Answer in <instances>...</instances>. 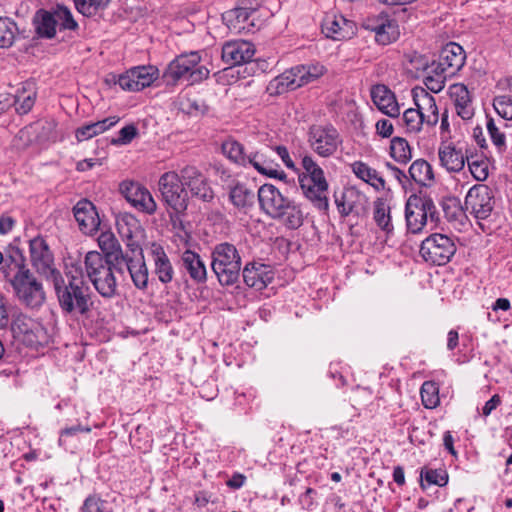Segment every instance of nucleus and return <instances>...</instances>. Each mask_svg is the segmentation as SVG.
Masks as SVG:
<instances>
[{"mask_svg": "<svg viewBox=\"0 0 512 512\" xmlns=\"http://www.w3.org/2000/svg\"><path fill=\"white\" fill-rule=\"evenodd\" d=\"M76 272L77 275H73L71 270L66 272L67 281L61 273H56L51 281L62 312L69 315L86 316L93 306L92 293L89 285L83 279L82 273L77 269Z\"/></svg>", "mask_w": 512, "mask_h": 512, "instance_id": "nucleus-1", "label": "nucleus"}, {"mask_svg": "<svg viewBox=\"0 0 512 512\" xmlns=\"http://www.w3.org/2000/svg\"><path fill=\"white\" fill-rule=\"evenodd\" d=\"M257 196L261 209L288 229H297L303 224L304 216L300 207L284 197L274 185H262Z\"/></svg>", "mask_w": 512, "mask_h": 512, "instance_id": "nucleus-2", "label": "nucleus"}, {"mask_svg": "<svg viewBox=\"0 0 512 512\" xmlns=\"http://www.w3.org/2000/svg\"><path fill=\"white\" fill-rule=\"evenodd\" d=\"M211 258V268L221 285L230 286L238 281L242 262L233 244L223 242L215 245Z\"/></svg>", "mask_w": 512, "mask_h": 512, "instance_id": "nucleus-3", "label": "nucleus"}, {"mask_svg": "<svg viewBox=\"0 0 512 512\" xmlns=\"http://www.w3.org/2000/svg\"><path fill=\"white\" fill-rule=\"evenodd\" d=\"M84 264L86 274L96 291L105 298L113 297L117 291V281L112 267L103 255L97 251H90L85 256Z\"/></svg>", "mask_w": 512, "mask_h": 512, "instance_id": "nucleus-4", "label": "nucleus"}, {"mask_svg": "<svg viewBox=\"0 0 512 512\" xmlns=\"http://www.w3.org/2000/svg\"><path fill=\"white\" fill-rule=\"evenodd\" d=\"M200 56L197 52L182 54L167 66L163 78L167 84H175L180 79H187L190 84L201 82L208 78L209 70L199 65Z\"/></svg>", "mask_w": 512, "mask_h": 512, "instance_id": "nucleus-5", "label": "nucleus"}, {"mask_svg": "<svg viewBox=\"0 0 512 512\" xmlns=\"http://www.w3.org/2000/svg\"><path fill=\"white\" fill-rule=\"evenodd\" d=\"M18 300L29 308H39L46 299L42 283L29 269H21L11 279Z\"/></svg>", "mask_w": 512, "mask_h": 512, "instance_id": "nucleus-6", "label": "nucleus"}, {"mask_svg": "<svg viewBox=\"0 0 512 512\" xmlns=\"http://www.w3.org/2000/svg\"><path fill=\"white\" fill-rule=\"evenodd\" d=\"M437 209L433 200L428 196L411 195L405 205L407 229L413 233L422 231L428 218L431 222L438 220Z\"/></svg>", "mask_w": 512, "mask_h": 512, "instance_id": "nucleus-7", "label": "nucleus"}, {"mask_svg": "<svg viewBox=\"0 0 512 512\" xmlns=\"http://www.w3.org/2000/svg\"><path fill=\"white\" fill-rule=\"evenodd\" d=\"M158 185L163 202L177 215L184 213L188 207V193L180 174L174 171L166 172L161 175Z\"/></svg>", "mask_w": 512, "mask_h": 512, "instance_id": "nucleus-8", "label": "nucleus"}, {"mask_svg": "<svg viewBox=\"0 0 512 512\" xmlns=\"http://www.w3.org/2000/svg\"><path fill=\"white\" fill-rule=\"evenodd\" d=\"M456 252V246L451 238L444 234H432L420 246L422 258L433 265H445Z\"/></svg>", "mask_w": 512, "mask_h": 512, "instance_id": "nucleus-9", "label": "nucleus"}, {"mask_svg": "<svg viewBox=\"0 0 512 512\" xmlns=\"http://www.w3.org/2000/svg\"><path fill=\"white\" fill-rule=\"evenodd\" d=\"M15 338L28 347L37 348L48 343L49 335L44 326L27 316H19L12 325Z\"/></svg>", "mask_w": 512, "mask_h": 512, "instance_id": "nucleus-10", "label": "nucleus"}, {"mask_svg": "<svg viewBox=\"0 0 512 512\" xmlns=\"http://www.w3.org/2000/svg\"><path fill=\"white\" fill-rule=\"evenodd\" d=\"M495 205L492 190L484 184L474 185L469 189L464 206L465 210L477 219H486L490 216Z\"/></svg>", "mask_w": 512, "mask_h": 512, "instance_id": "nucleus-11", "label": "nucleus"}, {"mask_svg": "<svg viewBox=\"0 0 512 512\" xmlns=\"http://www.w3.org/2000/svg\"><path fill=\"white\" fill-rule=\"evenodd\" d=\"M29 250L31 264L39 274L51 280L56 276V273H60V271L54 267L53 254L43 237L37 236L31 239L29 241Z\"/></svg>", "mask_w": 512, "mask_h": 512, "instance_id": "nucleus-12", "label": "nucleus"}, {"mask_svg": "<svg viewBox=\"0 0 512 512\" xmlns=\"http://www.w3.org/2000/svg\"><path fill=\"white\" fill-rule=\"evenodd\" d=\"M465 59L466 54L462 46L450 42L441 49L437 62L431 65V70H439L452 77L463 67Z\"/></svg>", "mask_w": 512, "mask_h": 512, "instance_id": "nucleus-13", "label": "nucleus"}, {"mask_svg": "<svg viewBox=\"0 0 512 512\" xmlns=\"http://www.w3.org/2000/svg\"><path fill=\"white\" fill-rule=\"evenodd\" d=\"M309 142L318 155L328 157L334 154L341 140L334 127L313 126L309 131Z\"/></svg>", "mask_w": 512, "mask_h": 512, "instance_id": "nucleus-14", "label": "nucleus"}, {"mask_svg": "<svg viewBox=\"0 0 512 512\" xmlns=\"http://www.w3.org/2000/svg\"><path fill=\"white\" fill-rule=\"evenodd\" d=\"M180 177L185 188H188L193 197L203 202H210L214 198V192L208 183V179L195 166L187 165L180 170Z\"/></svg>", "mask_w": 512, "mask_h": 512, "instance_id": "nucleus-15", "label": "nucleus"}, {"mask_svg": "<svg viewBox=\"0 0 512 512\" xmlns=\"http://www.w3.org/2000/svg\"><path fill=\"white\" fill-rule=\"evenodd\" d=\"M158 77V69L154 66L133 67L119 76L118 84L123 90L140 91L150 86Z\"/></svg>", "mask_w": 512, "mask_h": 512, "instance_id": "nucleus-16", "label": "nucleus"}, {"mask_svg": "<svg viewBox=\"0 0 512 512\" xmlns=\"http://www.w3.org/2000/svg\"><path fill=\"white\" fill-rule=\"evenodd\" d=\"M119 190L125 199L138 210L147 214H153L157 205L150 192L140 185L132 181H123Z\"/></svg>", "mask_w": 512, "mask_h": 512, "instance_id": "nucleus-17", "label": "nucleus"}, {"mask_svg": "<svg viewBox=\"0 0 512 512\" xmlns=\"http://www.w3.org/2000/svg\"><path fill=\"white\" fill-rule=\"evenodd\" d=\"M254 54V45L244 40L228 42L222 48V59L231 66L250 62Z\"/></svg>", "mask_w": 512, "mask_h": 512, "instance_id": "nucleus-18", "label": "nucleus"}, {"mask_svg": "<svg viewBox=\"0 0 512 512\" xmlns=\"http://www.w3.org/2000/svg\"><path fill=\"white\" fill-rule=\"evenodd\" d=\"M335 204L342 217L355 213L357 215L364 211L366 197L355 188L344 189L340 195L335 193Z\"/></svg>", "mask_w": 512, "mask_h": 512, "instance_id": "nucleus-19", "label": "nucleus"}, {"mask_svg": "<svg viewBox=\"0 0 512 512\" xmlns=\"http://www.w3.org/2000/svg\"><path fill=\"white\" fill-rule=\"evenodd\" d=\"M73 212L78 226L83 233L91 235L93 232L97 231L100 225V219L91 201L87 199L78 201L73 208Z\"/></svg>", "mask_w": 512, "mask_h": 512, "instance_id": "nucleus-20", "label": "nucleus"}, {"mask_svg": "<svg viewBox=\"0 0 512 512\" xmlns=\"http://www.w3.org/2000/svg\"><path fill=\"white\" fill-rule=\"evenodd\" d=\"M268 148L249 152L248 165L253 166L260 174L270 178L283 180L286 174L279 171V164L270 157Z\"/></svg>", "mask_w": 512, "mask_h": 512, "instance_id": "nucleus-21", "label": "nucleus"}, {"mask_svg": "<svg viewBox=\"0 0 512 512\" xmlns=\"http://www.w3.org/2000/svg\"><path fill=\"white\" fill-rule=\"evenodd\" d=\"M412 96L416 109L425 120V123L428 126L436 125L439 121V113L435 98L421 87L412 89Z\"/></svg>", "mask_w": 512, "mask_h": 512, "instance_id": "nucleus-22", "label": "nucleus"}, {"mask_svg": "<svg viewBox=\"0 0 512 512\" xmlns=\"http://www.w3.org/2000/svg\"><path fill=\"white\" fill-rule=\"evenodd\" d=\"M244 282L257 290H262L273 280L270 266L262 263H248L242 271Z\"/></svg>", "mask_w": 512, "mask_h": 512, "instance_id": "nucleus-23", "label": "nucleus"}, {"mask_svg": "<svg viewBox=\"0 0 512 512\" xmlns=\"http://www.w3.org/2000/svg\"><path fill=\"white\" fill-rule=\"evenodd\" d=\"M56 122L51 119H43L34 122L33 124L21 129L19 131L20 139H27L30 143L32 141H46L49 139H54L56 136Z\"/></svg>", "mask_w": 512, "mask_h": 512, "instance_id": "nucleus-24", "label": "nucleus"}, {"mask_svg": "<svg viewBox=\"0 0 512 512\" xmlns=\"http://www.w3.org/2000/svg\"><path fill=\"white\" fill-rule=\"evenodd\" d=\"M371 97L377 108L389 117H398L400 107L394 93L385 85L379 84L371 89Z\"/></svg>", "mask_w": 512, "mask_h": 512, "instance_id": "nucleus-25", "label": "nucleus"}, {"mask_svg": "<svg viewBox=\"0 0 512 512\" xmlns=\"http://www.w3.org/2000/svg\"><path fill=\"white\" fill-rule=\"evenodd\" d=\"M150 253L154 263L153 272L158 280L163 284L170 283L174 276V269L164 248L160 244L152 243Z\"/></svg>", "mask_w": 512, "mask_h": 512, "instance_id": "nucleus-26", "label": "nucleus"}, {"mask_svg": "<svg viewBox=\"0 0 512 512\" xmlns=\"http://www.w3.org/2000/svg\"><path fill=\"white\" fill-rule=\"evenodd\" d=\"M36 95L35 84L33 82H25L13 97L1 96V99L8 98L11 105H15L17 113L27 114L34 106Z\"/></svg>", "mask_w": 512, "mask_h": 512, "instance_id": "nucleus-27", "label": "nucleus"}, {"mask_svg": "<svg viewBox=\"0 0 512 512\" xmlns=\"http://www.w3.org/2000/svg\"><path fill=\"white\" fill-rule=\"evenodd\" d=\"M323 33L332 39L349 38L353 33V23L343 16H326L322 23Z\"/></svg>", "mask_w": 512, "mask_h": 512, "instance_id": "nucleus-28", "label": "nucleus"}, {"mask_svg": "<svg viewBox=\"0 0 512 512\" xmlns=\"http://www.w3.org/2000/svg\"><path fill=\"white\" fill-rule=\"evenodd\" d=\"M440 164L448 172H459L465 166V157L461 150L451 144L442 143L438 149Z\"/></svg>", "mask_w": 512, "mask_h": 512, "instance_id": "nucleus-29", "label": "nucleus"}, {"mask_svg": "<svg viewBox=\"0 0 512 512\" xmlns=\"http://www.w3.org/2000/svg\"><path fill=\"white\" fill-rule=\"evenodd\" d=\"M450 95L454 100L457 114L463 120L471 119L474 115V109L467 87L460 83L454 84L451 86Z\"/></svg>", "mask_w": 512, "mask_h": 512, "instance_id": "nucleus-30", "label": "nucleus"}, {"mask_svg": "<svg viewBox=\"0 0 512 512\" xmlns=\"http://www.w3.org/2000/svg\"><path fill=\"white\" fill-rule=\"evenodd\" d=\"M378 22L375 26H371V30L375 32V39L379 44L387 45L398 38L399 29L396 21L381 13Z\"/></svg>", "mask_w": 512, "mask_h": 512, "instance_id": "nucleus-31", "label": "nucleus"}, {"mask_svg": "<svg viewBox=\"0 0 512 512\" xmlns=\"http://www.w3.org/2000/svg\"><path fill=\"white\" fill-rule=\"evenodd\" d=\"M55 12L38 10L33 17L35 32L40 38L51 39L56 34L57 18Z\"/></svg>", "mask_w": 512, "mask_h": 512, "instance_id": "nucleus-32", "label": "nucleus"}, {"mask_svg": "<svg viewBox=\"0 0 512 512\" xmlns=\"http://www.w3.org/2000/svg\"><path fill=\"white\" fill-rule=\"evenodd\" d=\"M181 260L184 269L195 282L202 283L206 280V266L199 254L186 250L183 252Z\"/></svg>", "mask_w": 512, "mask_h": 512, "instance_id": "nucleus-33", "label": "nucleus"}, {"mask_svg": "<svg viewBox=\"0 0 512 512\" xmlns=\"http://www.w3.org/2000/svg\"><path fill=\"white\" fill-rule=\"evenodd\" d=\"M300 82L301 80L298 78L296 68L292 67L270 81L267 89L271 94H282L301 87Z\"/></svg>", "mask_w": 512, "mask_h": 512, "instance_id": "nucleus-34", "label": "nucleus"}, {"mask_svg": "<svg viewBox=\"0 0 512 512\" xmlns=\"http://www.w3.org/2000/svg\"><path fill=\"white\" fill-rule=\"evenodd\" d=\"M409 177L420 186L430 187L434 182L432 166L424 159L415 160L409 170Z\"/></svg>", "mask_w": 512, "mask_h": 512, "instance_id": "nucleus-35", "label": "nucleus"}, {"mask_svg": "<svg viewBox=\"0 0 512 512\" xmlns=\"http://www.w3.org/2000/svg\"><path fill=\"white\" fill-rule=\"evenodd\" d=\"M118 121V117L112 116L105 118L101 121L83 125L76 130V138L78 141H85L91 139L92 137L105 132L106 130L114 126Z\"/></svg>", "mask_w": 512, "mask_h": 512, "instance_id": "nucleus-36", "label": "nucleus"}, {"mask_svg": "<svg viewBox=\"0 0 512 512\" xmlns=\"http://www.w3.org/2000/svg\"><path fill=\"white\" fill-rule=\"evenodd\" d=\"M229 198L236 208L243 211H247L255 203L254 191L240 183L230 189Z\"/></svg>", "mask_w": 512, "mask_h": 512, "instance_id": "nucleus-37", "label": "nucleus"}, {"mask_svg": "<svg viewBox=\"0 0 512 512\" xmlns=\"http://www.w3.org/2000/svg\"><path fill=\"white\" fill-rule=\"evenodd\" d=\"M353 173L364 182L370 184L377 190L385 188V180L378 174V172L369 167L362 161H356L351 164Z\"/></svg>", "mask_w": 512, "mask_h": 512, "instance_id": "nucleus-38", "label": "nucleus"}, {"mask_svg": "<svg viewBox=\"0 0 512 512\" xmlns=\"http://www.w3.org/2000/svg\"><path fill=\"white\" fill-rule=\"evenodd\" d=\"M373 219L377 226L387 235L393 232L394 226L391 221V209L385 200L378 198L374 202Z\"/></svg>", "mask_w": 512, "mask_h": 512, "instance_id": "nucleus-39", "label": "nucleus"}, {"mask_svg": "<svg viewBox=\"0 0 512 512\" xmlns=\"http://www.w3.org/2000/svg\"><path fill=\"white\" fill-rule=\"evenodd\" d=\"M222 152L232 162L244 167L248 166L249 152L238 141L228 139L223 142Z\"/></svg>", "mask_w": 512, "mask_h": 512, "instance_id": "nucleus-40", "label": "nucleus"}, {"mask_svg": "<svg viewBox=\"0 0 512 512\" xmlns=\"http://www.w3.org/2000/svg\"><path fill=\"white\" fill-rule=\"evenodd\" d=\"M128 273L138 289H145L148 285V268L144 257L132 258L129 261Z\"/></svg>", "mask_w": 512, "mask_h": 512, "instance_id": "nucleus-41", "label": "nucleus"}, {"mask_svg": "<svg viewBox=\"0 0 512 512\" xmlns=\"http://www.w3.org/2000/svg\"><path fill=\"white\" fill-rule=\"evenodd\" d=\"M305 197L314 205L315 208L327 211L329 208V201L326 196L327 190H319L318 186L301 184L300 185Z\"/></svg>", "mask_w": 512, "mask_h": 512, "instance_id": "nucleus-42", "label": "nucleus"}, {"mask_svg": "<svg viewBox=\"0 0 512 512\" xmlns=\"http://www.w3.org/2000/svg\"><path fill=\"white\" fill-rule=\"evenodd\" d=\"M391 157L399 162L406 164L412 158V151L406 139L401 137H394L390 144Z\"/></svg>", "mask_w": 512, "mask_h": 512, "instance_id": "nucleus-43", "label": "nucleus"}, {"mask_svg": "<svg viewBox=\"0 0 512 512\" xmlns=\"http://www.w3.org/2000/svg\"><path fill=\"white\" fill-rule=\"evenodd\" d=\"M18 32L17 25L14 21L7 17H0V47L9 48L13 45L16 34Z\"/></svg>", "mask_w": 512, "mask_h": 512, "instance_id": "nucleus-44", "label": "nucleus"}, {"mask_svg": "<svg viewBox=\"0 0 512 512\" xmlns=\"http://www.w3.org/2000/svg\"><path fill=\"white\" fill-rule=\"evenodd\" d=\"M502 127H507V124L503 121L499 122V125L493 118L486 117V128L493 144L502 150L506 146V136L502 130Z\"/></svg>", "mask_w": 512, "mask_h": 512, "instance_id": "nucleus-45", "label": "nucleus"}, {"mask_svg": "<svg viewBox=\"0 0 512 512\" xmlns=\"http://www.w3.org/2000/svg\"><path fill=\"white\" fill-rule=\"evenodd\" d=\"M116 226L122 239L135 238V234L140 228L138 220L130 214L119 217Z\"/></svg>", "mask_w": 512, "mask_h": 512, "instance_id": "nucleus-46", "label": "nucleus"}, {"mask_svg": "<svg viewBox=\"0 0 512 512\" xmlns=\"http://www.w3.org/2000/svg\"><path fill=\"white\" fill-rule=\"evenodd\" d=\"M98 245L104 253V258H108L122 250L119 241L111 231H105L99 235Z\"/></svg>", "mask_w": 512, "mask_h": 512, "instance_id": "nucleus-47", "label": "nucleus"}, {"mask_svg": "<svg viewBox=\"0 0 512 512\" xmlns=\"http://www.w3.org/2000/svg\"><path fill=\"white\" fill-rule=\"evenodd\" d=\"M295 68L298 78L301 80V86L316 80L324 73V67L319 64L298 65Z\"/></svg>", "mask_w": 512, "mask_h": 512, "instance_id": "nucleus-48", "label": "nucleus"}, {"mask_svg": "<svg viewBox=\"0 0 512 512\" xmlns=\"http://www.w3.org/2000/svg\"><path fill=\"white\" fill-rule=\"evenodd\" d=\"M110 0H74L77 10L84 16H94L103 11Z\"/></svg>", "mask_w": 512, "mask_h": 512, "instance_id": "nucleus-49", "label": "nucleus"}, {"mask_svg": "<svg viewBox=\"0 0 512 512\" xmlns=\"http://www.w3.org/2000/svg\"><path fill=\"white\" fill-rule=\"evenodd\" d=\"M439 389L433 381H426L421 387V399L426 408L432 409L439 404Z\"/></svg>", "mask_w": 512, "mask_h": 512, "instance_id": "nucleus-50", "label": "nucleus"}, {"mask_svg": "<svg viewBox=\"0 0 512 512\" xmlns=\"http://www.w3.org/2000/svg\"><path fill=\"white\" fill-rule=\"evenodd\" d=\"M403 122L408 132L417 133L421 130L425 120L415 108L407 109L403 114Z\"/></svg>", "mask_w": 512, "mask_h": 512, "instance_id": "nucleus-51", "label": "nucleus"}, {"mask_svg": "<svg viewBox=\"0 0 512 512\" xmlns=\"http://www.w3.org/2000/svg\"><path fill=\"white\" fill-rule=\"evenodd\" d=\"M20 259L17 260L13 256L4 257V261L2 262L1 271L6 279L11 282V279L16 273L23 269H28L21 255H19Z\"/></svg>", "mask_w": 512, "mask_h": 512, "instance_id": "nucleus-52", "label": "nucleus"}, {"mask_svg": "<svg viewBox=\"0 0 512 512\" xmlns=\"http://www.w3.org/2000/svg\"><path fill=\"white\" fill-rule=\"evenodd\" d=\"M251 11L248 8H236L227 14V20L230 22L229 27L237 31L245 29L243 25L250 18Z\"/></svg>", "mask_w": 512, "mask_h": 512, "instance_id": "nucleus-53", "label": "nucleus"}, {"mask_svg": "<svg viewBox=\"0 0 512 512\" xmlns=\"http://www.w3.org/2000/svg\"><path fill=\"white\" fill-rule=\"evenodd\" d=\"M421 479H425L428 484L445 486L448 482V474L443 469H427L422 468L420 473Z\"/></svg>", "mask_w": 512, "mask_h": 512, "instance_id": "nucleus-54", "label": "nucleus"}, {"mask_svg": "<svg viewBox=\"0 0 512 512\" xmlns=\"http://www.w3.org/2000/svg\"><path fill=\"white\" fill-rule=\"evenodd\" d=\"M108 265L112 267V271H116L119 274H124L129 269L130 254L124 253L122 250L118 251L112 256L105 258Z\"/></svg>", "mask_w": 512, "mask_h": 512, "instance_id": "nucleus-55", "label": "nucleus"}, {"mask_svg": "<svg viewBox=\"0 0 512 512\" xmlns=\"http://www.w3.org/2000/svg\"><path fill=\"white\" fill-rule=\"evenodd\" d=\"M57 18V26L61 29L75 30L78 27L77 22L73 19L71 11L65 6H57L55 9Z\"/></svg>", "mask_w": 512, "mask_h": 512, "instance_id": "nucleus-56", "label": "nucleus"}, {"mask_svg": "<svg viewBox=\"0 0 512 512\" xmlns=\"http://www.w3.org/2000/svg\"><path fill=\"white\" fill-rule=\"evenodd\" d=\"M493 106L496 112L505 120H512V97L503 95L494 99Z\"/></svg>", "mask_w": 512, "mask_h": 512, "instance_id": "nucleus-57", "label": "nucleus"}, {"mask_svg": "<svg viewBox=\"0 0 512 512\" xmlns=\"http://www.w3.org/2000/svg\"><path fill=\"white\" fill-rule=\"evenodd\" d=\"M299 183L301 184H308L314 186H318V191L320 190H328V183L324 177V172L320 168L319 170H316L312 175H300L299 176Z\"/></svg>", "mask_w": 512, "mask_h": 512, "instance_id": "nucleus-58", "label": "nucleus"}, {"mask_svg": "<svg viewBox=\"0 0 512 512\" xmlns=\"http://www.w3.org/2000/svg\"><path fill=\"white\" fill-rule=\"evenodd\" d=\"M80 512H112L108 509L106 501L96 496H89L85 499Z\"/></svg>", "mask_w": 512, "mask_h": 512, "instance_id": "nucleus-59", "label": "nucleus"}, {"mask_svg": "<svg viewBox=\"0 0 512 512\" xmlns=\"http://www.w3.org/2000/svg\"><path fill=\"white\" fill-rule=\"evenodd\" d=\"M434 72L436 76H426L424 83L430 91L438 93L445 87L446 78L449 76L439 70Z\"/></svg>", "mask_w": 512, "mask_h": 512, "instance_id": "nucleus-60", "label": "nucleus"}, {"mask_svg": "<svg viewBox=\"0 0 512 512\" xmlns=\"http://www.w3.org/2000/svg\"><path fill=\"white\" fill-rule=\"evenodd\" d=\"M138 134L137 128L131 124L123 127L119 131V136L116 139H112L111 143L114 145H126L129 144Z\"/></svg>", "mask_w": 512, "mask_h": 512, "instance_id": "nucleus-61", "label": "nucleus"}, {"mask_svg": "<svg viewBox=\"0 0 512 512\" xmlns=\"http://www.w3.org/2000/svg\"><path fill=\"white\" fill-rule=\"evenodd\" d=\"M469 170L478 181H484L488 177V167L484 162H468Z\"/></svg>", "mask_w": 512, "mask_h": 512, "instance_id": "nucleus-62", "label": "nucleus"}, {"mask_svg": "<svg viewBox=\"0 0 512 512\" xmlns=\"http://www.w3.org/2000/svg\"><path fill=\"white\" fill-rule=\"evenodd\" d=\"M123 240L127 247V251L125 253H129L130 258L144 257L142 247L134 238H126Z\"/></svg>", "mask_w": 512, "mask_h": 512, "instance_id": "nucleus-63", "label": "nucleus"}, {"mask_svg": "<svg viewBox=\"0 0 512 512\" xmlns=\"http://www.w3.org/2000/svg\"><path fill=\"white\" fill-rule=\"evenodd\" d=\"M376 131L380 136L388 138L393 134V124L387 119L378 120L376 123Z\"/></svg>", "mask_w": 512, "mask_h": 512, "instance_id": "nucleus-64", "label": "nucleus"}]
</instances>
